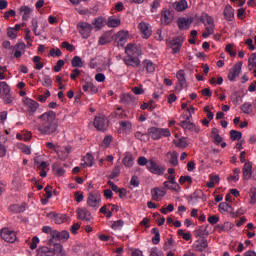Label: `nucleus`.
Wrapping results in <instances>:
<instances>
[{"label":"nucleus","instance_id":"f257e3e1","mask_svg":"<svg viewBox=\"0 0 256 256\" xmlns=\"http://www.w3.org/2000/svg\"><path fill=\"white\" fill-rule=\"evenodd\" d=\"M38 119L40 124L37 126V130L40 135H53L57 133L59 129V121L57 120V113L53 110L44 112Z\"/></svg>","mask_w":256,"mask_h":256},{"label":"nucleus","instance_id":"f03ea898","mask_svg":"<svg viewBox=\"0 0 256 256\" xmlns=\"http://www.w3.org/2000/svg\"><path fill=\"white\" fill-rule=\"evenodd\" d=\"M37 256H67V253L64 251L63 245L56 243L53 248L40 247L37 251Z\"/></svg>","mask_w":256,"mask_h":256},{"label":"nucleus","instance_id":"7ed1b4c3","mask_svg":"<svg viewBox=\"0 0 256 256\" xmlns=\"http://www.w3.org/2000/svg\"><path fill=\"white\" fill-rule=\"evenodd\" d=\"M148 135L153 141H159L162 137H171L169 128L150 127Z\"/></svg>","mask_w":256,"mask_h":256},{"label":"nucleus","instance_id":"20e7f679","mask_svg":"<svg viewBox=\"0 0 256 256\" xmlns=\"http://www.w3.org/2000/svg\"><path fill=\"white\" fill-rule=\"evenodd\" d=\"M88 207H92V209H99L101 205V192L94 190L89 192L87 198Z\"/></svg>","mask_w":256,"mask_h":256},{"label":"nucleus","instance_id":"39448f33","mask_svg":"<svg viewBox=\"0 0 256 256\" xmlns=\"http://www.w3.org/2000/svg\"><path fill=\"white\" fill-rule=\"evenodd\" d=\"M184 41H185V37L176 36L172 40L167 42L168 47L172 49V55H177V53H180L181 47H183Z\"/></svg>","mask_w":256,"mask_h":256},{"label":"nucleus","instance_id":"423d86ee","mask_svg":"<svg viewBox=\"0 0 256 256\" xmlns=\"http://www.w3.org/2000/svg\"><path fill=\"white\" fill-rule=\"evenodd\" d=\"M77 29L82 37V39H89L93 31V25L87 22H80L77 24Z\"/></svg>","mask_w":256,"mask_h":256},{"label":"nucleus","instance_id":"0eeeda50","mask_svg":"<svg viewBox=\"0 0 256 256\" xmlns=\"http://www.w3.org/2000/svg\"><path fill=\"white\" fill-rule=\"evenodd\" d=\"M147 169L152 173V175H164L165 174V167L157 164L155 159L150 158Z\"/></svg>","mask_w":256,"mask_h":256},{"label":"nucleus","instance_id":"6e6552de","mask_svg":"<svg viewBox=\"0 0 256 256\" xmlns=\"http://www.w3.org/2000/svg\"><path fill=\"white\" fill-rule=\"evenodd\" d=\"M0 237L6 243H15L17 241V233L9 228H2L0 230Z\"/></svg>","mask_w":256,"mask_h":256},{"label":"nucleus","instance_id":"1a4fd4ad","mask_svg":"<svg viewBox=\"0 0 256 256\" xmlns=\"http://www.w3.org/2000/svg\"><path fill=\"white\" fill-rule=\"evenodd\" d=\"M129 40V32L119 31L113 36V41L117 47H125V43Z\"/></svg>","mask_w":256,"mask_h":256},{"label":"nucleus","instance_id":"9d476101","mask_svg":"<svg viewBox=\"0 0 256 256\" xmlns=\"http://www.w3.org/2000/svg\"><path fill=\"white\" fill-rule=\"evenodd\" d=\"M0 95H3L6 105L13 103V97H11V88L7 82H0Z\"/></svg>","mask_w":256,"mask_h":256},{"label":"nucleus","instance_id":"9b49d317","mask_svg":"<svg viewBox=\"0 0 256 256\" xmlns=\"http://www.w3.org/2000/svg\"><path fill=\"white\" fill-rule=\"evenodd\" d=\"M175 19V11L171 9H165L161 11V23L162 25H171Z\"/></svg>","mask_w":256,"mask_h":256},{"label":"nucleus","instance_id":"f8f14e48","mask_svg":"<svg viewBox=\"0 0 256 256\" xmlns=\"http://www.w3.org/2000/svg\"><path fill=\"white\" fill-rule=\"evenodd\" d=\"M241 69H243V62L239 61L229 71L228 73L229 81H235V78L239 77V75L241 74Z\"/></svg>","mask_w":256,"mask_h":256},{"label":"nucleus","instance_id":"ddd939ff","mask_svg":"<svg viewBox=\"0 0 256 256\" xmlns=\"http://www.w3.org/2000/svg\"><path fill=\"white\" fill-rule=\"evenodd\" d=\"M138 29L142 34L143 39H149L153 33V31L151 30V26L145 22H141L138 25Z\"/></svg>","mask_w":256,"mask_h":256},{"label":"nucleus","instance_id":"4468645a","mask_svg":"<svg viewBox=\"0 0 256 256\" xmlns=\"http://www.w3.org/2000/svg\"><path fill=\"white\" fill-rule=\"evenodd\" d=\"M94 127L98 131H105V129H107V118L105 116H96L94 119Z\"/></svg>","mask_w":256,"mask_h":256},{"label":"nucleus","instance_id":"2eb2a0df","mask_svg":"<svg viewBox=\"0 0 256 256\" xmlns=\"http://www.w3.org/2000/svg\"><path fill=\"white\" fill-rule=\"evenodd\" d=\"M24 105H25L28 113H36L37 109H39V103H37V101L30 99V98H26L24 100Z\"/></svg>","mask_w":256,"mask_h":256},{"label":"nucleus","instance_id":"dca6fc26","mask_svg":"<svg viewBox=\"0 0 256 256\" xmlns=\"http://www.w3.org/2000/svg\"><path fill=\"white\" fill-rule=\"evenodd\" d=\"M52 239H55V241H61L62 243H66V241L69 240V231L62 230L60 232L58 230H55Z\"/></svg>","mask_w":256,"mask_h":256},{"label":"nucleus","instance_id":"f3484780","mask_svg":"<svg viewBox=\"0 0 256 256\" xmlns=\"http://www.w3.org/2000/svg\"><path fill=\"white\" fill-rule=\"evenodd\" d=\"M123 61L127 67H140L141 60L137 56H126Z\"/></svg>","mask_w":256,"mask_h":256},{"label":"nucleus","instance_id":"a211bd4d","mask_svg":"<svg viewBox=\"0 0 256 256\" xmlns=\"http://www.w3.org/2000/svg\"><path fill=\"white\" fill-rule=\"evenodd\" d=\"M193 23V18H179L177 21L178 27L179 29H181L182 31L189 29V27H191Z\"/></svg>","mask_w":256,"mask_h":256},{"label":"nucleus","instance_id":"6ab92c4d","mask_svg":"<svg viewBox=\"0 0 256 256\" xmlns=\"http://www.w3.org/2000/svg\"><path fill=\"white\" fill-rule=\"evenodd\" d=\"M77 217L81 221H91V212L87 210V208H78L77 209Z\"/></svg>","mask_w":256,"mask_h":256},{"label":"nucleus","instance_id":"aec40b11","mask_svg":"<svg viewBox=\"0 0 256 256\" xmlns=\"http://www.w3.org/2000/svg\"><path fill=\"white\" fill-rule=\"evenodd\" d=\"M179 125L184 129V131H195V133H199L200 129L191 122V120L188 121H180Z\"/></svg>","mask_w":256,"mask_h":256},{"label":"nucleus","instance_id":"412c9836","mask_svg":"<svg viewBox=\"0 0 256 256\" xmlns=\"http://www.w3.org/2000/svg\"><path fill=\"white\" fill-rule=\"evenodd\" d=\"M122 163L125 167H127V169H131V167L135 165V157H133V154H131L130 152H126L124 154Z\"/></svg>","mask_w":256,"mask_h":256},{"label":"nucleus","instance_id":"4be33fe9","mask_svg":"<svg viewBox=\"0 0 256 256\" xmlns=\"http://www.w3.org/2000/svg\"><path fill=\"white\" fill-rule=\"evenodd\" d=\"M127 57H137L139 55V48L135 44H128L125 48Z\"/></svg>","mask_w":256,"mask_h":256},{"label":"nucleus","instance_id":"5701e85b","mask_svg":"<svg viewBox=\"0 0 256 256\" xmlns=\"http://www.w3.org/2000/svg\"><path fill=\"white\" fill-rule=\"evenodd\" d=\"M92 25L95 27L96 31H101V29L107 25V19L103 16L96 17L94 18Z\"/></svg>","mask_w":256,"mask_h":256},{"label":"nucleus","instance_id":"b1692460","mask_svg":"<svg viewBox=\"0 0 256 256\" xmlns=\"http://www.w3.org/2000/svg\"><path fill=\"white\" fill-rule=\"evenodd\" d=\"M200 21L205 25V27H215V21L213 17L209 16V14L203 12L200 16Z\"/></svg>","mask_w":256,"mask_h":256},{"label":"nucleus","instance_id":"393cba45","mask_svg":"<svg viewBox=\"0 0 256 256\" xmlns=\"http://www.w3.org/2000/svg\"><path fill=\"white\" fill-rule=\"evenodd\" d=\"M176 78L178 80V83H179L181 89H185V87H187V79L185 78V70H179L176 73Z\"/></svg>","mask_w":256,"mask_h":256},{"label":"nucleus","instance_id":"a878e982","mask_svg":"<svg viewBox=\"0 0 256 256\" xmlns=\"http://www.w3.org/2000/svg\"><path fill=\"white\" fill-rule=\"evenodd\" d=\"M194 247L196 251L203 252L209 247V244L207 243V239L202 238L201 240H198L195 242Z\"/></svg>","mask_w":256,"mask_h":256},{"label":"nucleus","instance_id":"bb28decb","mask_svg":"<svg viewBox=\"0 0 256 256\" xmlns=\"http://www.w3.org/2000/svg\"><path fill=\"white\" fill-rule=\"evenodd\" d=\"M106 25L110 29H115V27H119V25H121V19L110 16L106 22Z\"/></svg>","mask_w":256,"mask_h":256},{"label":"nucleus","instance_id":"cd10ccee","mask_svg":"<svg viewBox=\"0 0 256 256\" xmlns=\"http://www.w3.org/2000/svg\"><path fill=\"white\" fill-rule=\"evenodd\" d=\"M253 169V164L251 162H247L243 166V177L244 179H251V171Z\"/></svg>","mask_w":256,"mask_h":256},{"label":"nucleus","instance_id":"c85d7f7f","mask_svg":"<svg viewBox=\"0 0 256 256\" xmlns=\"http://www.w3.org/2000/svg\"><path fill=\"white\" fill-rule=\"evenodd\" d=\"M224 17L226 21H233L235 17V10L231 6H226L224 9Z\"/></svg>","mask_w":256,"mask_h":256},{"label":"nucleus","instance_id":"c756f323","mask_svg":"<svg viewBox=\"0 0 256 256\" xmlns=\"http://www.w3.org/2000/svg\"><path fill=\"white\" fill-rule=\"evenodd\" d=\"M111 41H113V36H111L109 33H105L99 37L98 45H108V43H111Z\"/></svg>","mask_w":256,"mask_h":256},{"label":"nucleus","instance_id":"7c9ffc66","mask_svg":"<svg viewBox=\"0 0 256 256\" xmlns=\"http://www.w3.org/2000/svg\"><path fill=\"white\" fill-rule=\"evenodd\" d=\"M187 7H189V5L187 4L186 0H181V1L175 2L173 4V8L178 12L185 11V9H187Z\"/></svg>","mask_w":256,"mask_h":256},{"label":"nucleus","instance_id":"2f4dec72","mask_svg":"<svg viewBox=\"0 0 256 256\" xmlns=\"http://www.w3.org/2000/svg\"><path fill=\"white\" fill-rule=\"evenodd\" d=\"M151 194H152L153 201H157L159 199V197H165V191H163L159 188L152 189Z\"/></svg>","mask_w":256,"mask_h":256},{"label":"nucleus","instance_id":"473e14b6","mask_svg":"<svg viewBox=\"0 0 256 256\" xmlns=\"http://www.w3.org/2000/svg\"><path fill=\"white\" fill-rule=\"evenodd\" d=\"M144 69H146L147 73H154L155 72V64L151 60H144L143 61Z\"/></svg>","mask_w":256,"mask_h":256},{"label":"nucleus","instance_id":"72a5a7b5","mask_svg":"<svg viewBox=\"0 0 256 256\" xmlns=\"http://www.w3.org/2000/svg\"><path fill=\"white\" fill-rule=\"evenodd\" d=\"M93 155L91 153H87L84 157V163H81L82 167H93Z\"/></svg>","mask_w":256,"mask_h":256},{"label":"nucleus","instance_id":"f704fd0d","mask_svg":"<svg viewBox=\"0 0 256 256\" xmlns=\"http://www.w3.org/2000/svg\"><path fill=\"white\" fill-rule=\"evenodd\" d=\"M52 170L54 173H56V175H58V177H63V175H65V169H63V167H61L58 162L53 164Z\"/></svg>","mask_w":256,"mask_h":256},{"label":"nucleus","instance_id":"c9c22d12","mask_svg":"<svg viewBox=\"0 0 256 256\" xmlns=\"http://www.w3.org/2000/svg\"><path fill=\"white\" fill-rule=\"evenodd\" d=\"M20 13H24L22 16L23 21H27L29 19V15H31V8L29 6H22L19 8Z\"/></svg>","mask_w":256,"mask_h":256},{"label":"nucleus","instance_id":"e433bc0d","mask_svg":"<svg viewBox=\"0 0 256 256\" xmlns=\"http://www.w3.org/2000/svg\"><path fill=\"white\" fill-rule=\"evenodd\" d=\"M25 205H19V204H13L10 206V211H12V213H25Z\"/></svg>","mask_w":256,"mask_h":256},{"label":"nucleus","instance_id":"4c0bfd02","mask_svg":"<svg viewBox=\"0 0 256 256\" xmlns=\"http://www.w3.org/2000/svg\"><path fill=\"white\" fill-rule=\"evenodd\" d=\"M111 223V229L114 231H121L125 225V221L123 220L112 221Z\"/></svg>","mask_w":256,"mask_h":256},{"label":"nucleus","instance_id":"58836bf2","mask_svg":"<svg viewBox=\"0 0 256 256\" xmlns=\"http://www.w3.org/2000/svg\"><path fill=\"white\" fill-rule=\"evenodd\" d=\"M169 163L172 164L173 167H177L179 165V154L177 152L170 153Z\"/></svg>","mask_w":256,"mask_h":256},{"label":"nucleus","instance_id":"ea45409f","mask_svg":"<svg viewBox=\"0 0 256 256\" xmlns=\"http://www.w3.org/2000/svg\"><path fill=\"white\" fill-rule=\"evenodd\" d=\"M241 111L243 113H245V115H251V113L253 112V104L249 103V102H245L242 106H241Z\"/></svg>","mask_w":256,"mask_h":256},{"label":"nucleus","instance_id":"a19ab883","mask_svg":"<svg viewBox=\"0 0 256 256\" xmlns=\"http://www.w3.org/2000/svg\"><path fill=\"white\" fill-rule=\"evenodd\" d=\"M198 235L199 237H202V239H205V237H209V225L200 226L198 229Z\"/></svg>","mask_w":256,"mask_h":256},{"label":"nucleus","instance_id":"79ce46f5","mask_svg":"<svg viewBox=\"0 0 256 256\" xmlns=\"http://www.w3.org/2000/svg\"><path fill=\"white\" fill-rule=\"evenodd\" d=\"M120 103L131 105L133 103V96L131 94H123L120 98Z\"/></svg>","mask_w":256,"mask_h":256},{"label":"nucleus","instance_id":"37998d69","mask_svg":"<svg viewBox=\"0 0 256 256\" xmlns=\"http://www.w3.org/2000/svg\"><path fill=\"white\" fill-rule=\"evenodd\" d=\"M72 67L81 68L83 67V60L79 56H74L71 60Z\"/></svg>","mask_w":256,"mask_h":256},{"label":"nucleus","instance_id":"c03bdc74","mask_svg":"<svg viewBox=\"0 0 256 256\" xmlns=\"http://www.w3.org/2000/svg\"><path fill=\"white\" fill-rule=\"evenodd\" d=\"M114 115L117 119H127V113H125V110H123L121 107H118L115 110Z\"/></svg>","mask_w":256,"mask_h":256},{"label":"nucleus","instance_id":"a18cd8bd","mask_svg":"<svg viewBox=\"0 0 256 256\" xmlns=\"http://www.w3.org/2000/svg\"><path fill=\"white\" fill-rule=\"evenodd\" d=\"M67 221V216L63 214H55L54 215V222L56 225H61V223H65Z\"/></svg>","mask_w":256,"mask_h":256},{"label":"nucleus","instance_id":"49530a36","mask_svg":"<svg viewBox=\"0 0 256 256\" xmlns=\"http://www.w3.org/2000/svg\"><path fill=\"white\" fill-rule=\"evenodd\" d=\"M230 137L232 141H239L243 137V134L237 130H231Z\"/></svg>","mask_w":256,"mask_h":256},{"label":"nucleus","instance_id":"de8ad7c7","mask_svg":"<svg viewBox=\"0 0 256 256\" xmlns=\"http://www.w3.org/2000/svg\"><path fill=\"white\" fill-rule=\"evenodd\" d=\"M166 179H168V181H164V187H169V185H178L177 181L175 180V175H169L166 177Z\"/></svg>","mask_w":256,"mask_h":256},{"label":"nucleus","instance_id":"09e8293b","mask_svg":"<svg viewBox=\"0 0 256 256\" xmlns=\"http://www.w3.org/2000/svg\"><path fill=\"white\" fill-rule=\"evenodd\" d=\"M187 138L182 137L176 142V147H179V149H185L188 147Z\"/></svg>","mask_w":256,"mask_h":256},{"label":"nucleus","instance_id":"8fccbe9b","mask_svg":"<svg viewBox=\"0 0 256 256\" xmlns=\"http://www.w3.org/2000/svg\"><path fill=\"white\" fill-rule=\"evenodd\" d=\"M256 66V53L251 54L249 60H248V68L249 71H252V69Z\"/></svg>","mask_w":256,"mask_h":256},{"label":"nucleus","instance_id":"3c124183","mask_svg":"<svg viewBox=\"0 0 256 256\" xmlns=\"http://www.w3.org/2000/svg\"><path fill=\"white\" fill-rule=\"evenodd\" d=\"M133 125L131 124L130 121H121L120 122V129L121 131H129L132 129Z\"/></svg>","mask_w":256,"mask_h":256},{"label":"nucleus","instance_id":"603ef678","mask_svg":"<svg viewBox=\"0 0 256 256\" xmlns=\"http://www.w3.org/2000/svg\"><path fill=\"white\" fill-rule=\"evenodd\" d=\"M33 63L35 64V69H37L38 71H41V69H43L44 67L39 56L33 57Z\"/></svg>","mask_w":256,"mask_h":256},{"label":"nucleus","instance_id":"864d4df0","mask_svg":"<svg viewBox=\"0 0 256 256\" xmlns=\"http://www.w3.org/2000/svg\"><path fill=\"white\" fill-rule=\"evenodd\" d=\"M215 33V26H206V32H203L202 37L207 39L209 35H213Z\"/></svg>","mask_w":256,"mask_h":256},{"label":"nucleus","instance_id":"5fc2aeb1","mask_svg":"<svg viewBox=\"0 0 256 256\" xmlns=\"http://www.w3.org/2000/svg\"><path fill=\"white\" fill-rule=\"evenodd\" d=\"M121 174V166H115L112 170L111 175L108 177V179H115V177H119Z\"/></svg>","mask_w":256,"mask_h":256},{"label":"nucleus","instance_id":"6e6d98bb","mask_svg":"<svg viewBox=\"0 0 256 256\" xmlns=\"http://www.w3.org/2000/svg\"><path fill=\"white\" fill-rule=\"evenodd\" d=\"M42 85L44 87H51V85H53V79L48 75H44Z\"/></svg>","mask_w":256,"mask_h":256},{"label":"nucleus","instance_id":"4d7b16f0","mask_svg":"<svg viewBox=\"0 0 256 256\" xmlns=\"http://www.w3.org/2000/svg\"><path fill=\"white\" fill-rule=\"evenodd\" d=\"M241 173V169L235 168L234 169V175L228 177V181H234L237 182L239 180V174Z\"/></svg>","mask_w":256,"mask_h":256},{"label":"nucleus","instance_id":"13d9d810","mask_svg":"<svg viewBox=\"0 0 256 256\" xmlns=\"http://www.w3.org/2000/svg\"><path fill=\"white\" fill-rule=\"evenodd\" d=\"M179 183L180 185H184L185 183H189V185H191V183H193V178H191V176H181L179 178Z\"/></svg>","mask_w":256,"mask_h":256},{"label":"nucleus","instance_id":"bf43d9fd","mask_svg":"<svg viewBox=\"0 0 256 256\" xmlns=\"http://www.w3.org/2000/svg\"><path fill=\"white\" fill-rule=\"evenodd\" d=\"M62 49H66L67 51H70V53H73V51H75V46L67 41H64L62 42Z\"/></svg>","mask_w":256,"mask_h":256},{"label":"nucleus","instance_id":"052dcab7","mask_svg":"<svg viewBox=\"0 0 256 256\" xmlns=\"http://www.w3.org/2000/svg\"><path fill=\"white\" fill-rule=\"evenodd\" d=\"M81 73H82L81 70H79L78 68H75L74 70H72V73L70 74V79L72 81H77V77H79Z\"/></svg>","mask_w":256,"mask_h":256},{"label":"nucleus","instance_id":"680f3d73","mask_svg":"<svg viewBox=\"0 0 256 256\" xmlns=\"http://www.w3.org/2000/svg\"><path fill=\"white\" fill-rule=\"evenodd\" d=\"M138 165H140V167H145L146 165V169H147V165H149V160H147L146 157L144 156H140L137 160Z\"/></svg>","mask_w":256,"mask_h":256},{"label":"nucleus","instance_id":"e2e57ef3","mask_svg":"<svg viewBox=\"0 0 256 256\" xmlns=\"http://www.w3.org/2000/svg\"><path fill=\"white\" fill-rule=\"evenodd\" d=\"M256 204V188L250 189V205Z\"/></svg>","mask_w":256,"mask_h":256},{"label":"nucleus","instance_id":"0e129e2a","mask_svg":"<svg viewBox=\"0 0 256 256\" xmlns=\"http://www.w3.org/2000/svg\"><path fill=\"white\" fill-rule=\"evenodd\" d=\"M150 256H165V254L159 248L154 247L150 250Z\"/></svg>","mask_w":256,"mask_h":256},{"label":"nucleus","instance_id":"69168bd1","mask_svg":"<svg viewBox=\"0 0 256 256\" xmlns=\"http://www.w3.org/2000/svg\"><path fill=\"white\" fill-rule=\"evenodd\" d=\"M111 143H113V136L111 135L105 136L103 139L102 145H104V147H109Z\"/></svg>","mask_w":256,"mask_h":256},{"label":"nucleus","instance_id":"338daca9","mask_svg":"<svg viewBox=\"0 0 256 256\" xmlns=\"http://www.w3.org/2000/svg\"><path fill=\"white\" fill-rule=\"evenodd\" d=\"M218 207L220 213H227L229 211V204L227 202L220 203Z\"/></svg>","mask_w":256,"mask_h":256},{"label":"nucleus","instance_id":"774afa93","mask_svg":"<svg viewBox=\"0 0 256 256\" xmlns=\"http://www.w3.org/2000/svg\"><path fill=\"white\" fill-rule=\"evenodd\" d=\"M39 237L37 236H34L31 240V243H30V249L32 250H35L37 249V245H39Z\"/></svg>","mask_w":256,"mask_h":256}]
</instances>
